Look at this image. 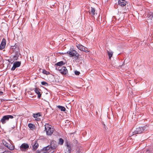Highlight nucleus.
I'll list each match as a JSON object with an SVG mask.
<instances>
[{"mask_svg": "<svg viewBox=\"0 0 153 153\" xmlns=\"http://www.w3.org/2000/svg\"><path fill=\"white\" fill-rule=\"evenodd\" d=\"M127 2L125 0H119L118 1V5L121 7H124L126 5Z\"/></svg>", "mask_w": 153, "mask_h": 153, "instance_id": "1a4fd4ad", "label": "nucleus"}, {"mask_svg": "<svg viewBox=\"0 0 153 153\" xmlns=\"http://www.w3.org/2000/svg\"><path fill=\"white\" fill-rule=\"evenodd\" d=\"M12 48L14 50V51L16 52L18 50V48L17 45H15V46L13 47Z\"/></svg>", "mask_w": 153, "mask_h": 153, "instance_id": "a878e982", "label": "nucleus"}, {"mask_svg": "<svg viewBox=\"0 0 153 153\" xmlns=\"http://www.w3.org/2000/svg\"><path fill=\"white\" fill-rule=\"evenodd\" d=\"M6 45V40L4 39H3L2 40L0 45V49L2 50L4 49Z\"/></svg>", "mask_w": 153, "mask_h": 153, "instance_id": "f8f14e48", "label": "nucleus"}, {"mask_svg": "<svg viewBox=\"0 0 153 153\" xmlns=\"http://www.w3.org/2000/svg\"><path fill=\"white\" fill-rule=\"evenodd\" d=\"M147 19L153 22V13H150L148 14L147 16Z\"/></svg>", "mask_w": 153, "mask_h": 153, "instance_id": "f3484780", "label": "nucleus"}, {"mask_svg": "<svg viewBox=\"0 0 153 153\" xmlns=\"http://www.w3.org/2000/svg\"><path fill=\"white\" fill-rule=\"evenodd\" d=\"M13 117L11 115H7L4 116L0 120L2 124H4L6 123V121L8 120L9 118L13 119Z\"/></svg>", "mask_w": 153, "mask_h": 153, "instance_id": "7ed1b4c3", "label": "nucleus"}, {"mask_svg": "<svg viewBox=\"0 0 153 153\" xmlns=\"http://www.w3.org/2000/svg\"><path fill=\"white\" fill-rule=\"evenodd\" d=\"M2 153H4V152H3Z\"/></svg>", "mask_w": 153, "mask_h": 153, "instance_id": "473e14b6", "label": "nucleus"}, {"mask_svg": "<svg viewBox=\"0 0 153 153\" xmlns=\"http://www.w3.org/2000/svg\"><path fill=\"white\" fill-rule=\"evenodd\" d=\"M45 129L46 130V134L48 135H51L53 133V129L50 127H47L45 126Z\"/></svg>", "mask_w": 153, "mask_h": 153, "instance_id": "39448f33", "label": "nucleus"}, {"mask_svg": "<svg viewBox=\"0 0 153 153\" xmlns=\"http://www.w3.org/2000/svg\"><path fill=\"white\" fill-rule=\"evenodd\" d=\"M75 74L76 75H78L80 74V72L79 71H75Z\"/></svg>", "mask_w": 153, "mask_h": 153, "instance_id": "cd10ccee", "label": "nucleus"}, {"mask_svg": "<svg viewBox=\"0 0 153 153\" xmlns=\"http://www.w3.org/2000/svg\"><path fill=\"white\" fill-rule=\"evenodd\" d=\"M21 62H20L16 61L13 63V66L11 70L12 71L14 70L16 68L19 67L21 65Z\"/></svg>", "mask_w": 153, "mask_h": 153, "instance_id": "9d476101", "label": "nucleus"}, {"mask_svg": "<svg viewBox=\"0 0 153 153\" xmlns=\"http://www.w3.org/2000/svg\"><path fill=\"white\" fill-rule=\"evenodd\" d=\"M56 69L59 71V72L62 74H66L68 71L66 68L63 66L62 67L56 66Z\"/></svg>", "mask_w": 153, "mask_h": 153, "instance_id": "f257e3e1", "label": "nucleus"}, {"mask_svg": "<svg viewBox=\"0 0 153 153\" xmlns=\"http://www.w3.org/2000/svg\"><path fill=\"white\" fill-rule=\"evenodd\" d=\"M41 84L43 85H48V83L45 82H41Z\"/></svg>", "mask_w": 153, "mask_h": 153, "instance_id": "bb28decb", "label": "nucleus"}, {"mask_svg": "<svg viewBox=\"0 0 153 153\" xmlns=\"http://www.w3.org/2000/svg\"><path fill=\"white\" fill-rule=\"evenodd\" d=\"M150 152V150L149 149H146L143 152Z\"/></svg>", "mask_w": 153, "mask_h": 153, "instance_id": "c756f323", "label": "nucleus"}, {"mask_svg": "<svg viewBox=\"0 0 153 153\" xmlns=\"http://www.w3.org/2000/svg\"><path fill=\"white\" fill-rule=\"evenodd\" d=\"M57 142L55 141H52L51 142V150L55 149L57 147Z\"/></svg>", "mask_w": 153, "mask_h": 153, "instance_id": "6e6552de", "label": "nucleus"}, {"mask_svg": "<svg viewBox=\"0 0 153 153\" xmlns=\"http://www.w3.org/2000/svg\"><path fill=\"white\" fill-rule=\"evenodd\" d=\"M29 147L28 144L26 143L22 144L20 146V149L22 151H25L27 150Z\"/></svg>", "mask_w": 153, "mask_h": 153, "instance_id": "423d86ee", "label": "nucleus"}, {"mask_svg": "<svg viewBox=\"0 0 153 153\" xmlns=\"http://www.w3.org/2000/svg\"><path fill=\"white\" fill-rule=\"evenodd\" d=\"M145 129L146 127L145 126L137 128H136V130L133 132L134 134H136L142 133Z\"/></svg>", "mask_w": 153, "mask_h": 153, "instance_id": "f03ea898", "label": "nucleus"}, {"mask_svg": "<svg viewBox=\"0 0 153 153\" xmlns=\"http://www.w3.org/2000/svg\"><path fill=\"white\" fill-rule=\"evenodd\" d=\"M33 144V150L35 151L36 150L39 146V144L37 143V141L36 140L35 141L32 143Z\"/></svg>", "mask_w": 153, "mask_h": 153, "instance_id": "4468645a", "label": "nucleus"}, {"mask_svg": "<svg viewBox=\"0 0 153 153\" xmlns=\"http://www.w3.org/2000/svg\"><path fill=\"white\" fill-rule=\"evenodd\" d=\"M65 63L63 62L62 61H61L57 63L54 65V66L58 67L59 66V67H60V66L64 65L65 64Z\"/></svg>", "mask_w": 153, "mask_h": 153, "instance_id": "a211bd4d", "label": "nucleus"}, {"mask_svg": "<svg viewBox=\"0 0 153 153\" xmlns=\"http://www.w3.org/2000/svg\"><path fill=\"white\" fill-rule=\"evenodd\" d=\"M108 54L109 59H110L113 54V52L112 51L109 52V51H108Z\"/></svg>", "mask_w": 153, "mask_h": 153, "instance_id": "5701e85b", "label": "nucleus"}, {"mask_svg": "<svg viewBox=\"0 0 153 153\" xmlns=\"http://www.w3.org/2000/svg\"><path fill=\"white\" fill-rule=\"evenodd\" d=\"M75 142L76 143H77V140H75Z\"/></svg>", "mask_w": 153, "mask_h": 153, "instance_id": "2f4dec72", "label": "nucleus"}, {"mask_svg": "<svg viewBox=\"0 0 153 153\" xmlns=\"http://www.w3.org/2000/svg\"><path fill=\"white\" fill-rule=\"evenodd\" d=\"M67 149H68V152L71 153V148L72 146V144L70 143H67L66 144Z\"/></svg>", "mask_w": 153, "mask_h": 153, "instance_id": "2eb2a0df", "label": "nucleus"}, {"mask_svg": "<svg viewBox=\"0 0 153 153\" xmlns=\"http://www.w3.org/2000/svg\"><path fill=\"white\" fill-rule=\"evenodd\" d=\"M135 134H134L133 132H130L129 133V137H131L133 135H134Z\"/></svg>", "mask_w": 153, "mask_h": 153, "instance_id": "c85d7f7f", "label": "nucleus"}, {"mask_svg": "<svg viewBox=\"0 0 153 153\" xmlns=\"http://www.w3.org/2000/svg\"><path fill=\"white\" fill-rule=\"evenodd\" d=\"M57 107L61 111H65L66 109L65 107L63 106L60 105H58L57 106Z\"/></svg>", "mask_w": 153, "mask_h": 153, "instance_id": "aec40b11", "label": "nucleus"}, {"mask_svg": "<svg viewBox=\"0 0 153 153\" xmlns=\"http://www.w3.org/2000/svg\"><path fill=\"white\" fill-rule=\"evenodd\" d=\"M81 152L82 153V152Z\"/></svg>", "mask_w": 153, "mask_h": 153, "instance_id": "72a5a7b5", "label": "nucleus"}, {"mask_svg": "<svg viewBox=\"0 0 153 153\" xmlns=\"http://www.w3.org/2000/svg\"><path fill=\"white\" fill-rule=\"evenodd\" d=\"M67 53L69 54L71 57L75 56L76 57L75 58V60H76L79 56V54L74 50L71 51H68Z\"/></svg>", "mask_w": 153, "mask_h": 153, "instance_id": "20e7f679", "label": "nucleus"}, {"mask_svg": "<svg viewBox=\"0 0 153 153\" xmlns=\"http://www.w3.org/2000/svg\"><path fill=\"white\" fill-rule=\"evenodd\" d=\"M3 144L5 146L7 147L10 150H12L14 149V147L12 144H10L7 143L6 142L3 143Z\"/></svg>", "mask_w": 153, "mask_h": 153, "instance_id": "ddd939ff", "label": "nucleus"}, {"mask_svg": "<svg viewBox=\"0 0 153 153\" xmlns=\"http://www.w3.org/2000/svg\"><path fill=\"white\" fill-rule=\"evenodd\" d=\"M28 127L32 130H33L35 128V126L34 124L30 123L28 124Z\"/></svg>", "mask_w": 153, "mask_h": 153, "instance_id": "6ab92c4d", "label": "nucleus"}, {"mask_svg": "<svg viewBox=\"0 0 153 153\" xmlns=\"http://www.w3.org/2000/svg\"><path fill=\"white\" fill-rule=\"evenodd\" d=\"M42 73L44 74H45L47 75H48L50 74V72L48 71H47L45 69L42 70Z\"/></svg>", "mask_w": 153, "mask_h": 153, "instance_id": "393cba45", "label": "nucleus"}, {"mask_svg": "<svg viewBox=\"0 0 153 153\" xmlns=\"http://www.w3.org/2000/svg\"><path fill=\"white\" fill-rule=\"evenodd\" d=\"M41 116V115L40 113H38L37 114H33V117L35 118H37L38 117Z\"/></svg>", "mask_w": 153, "mask_h": 153, "instance_id": "412c9836", "label": "nucleus"}, {"mask_svg": "<svg viewBox=\"0 0 153 153\" xmlns=\"http://www.w3.org/2000/svg\"><path fill=\"white\" fill-rule=\"evenodd\" d=\"M34 91L36 93L38 94V97L39 98H40L41 96V94L40 92V91H41V90L39 88H35Z\"/></svg>", "mask_w": 153, "mask_h": 153, "instance_id": "dca6fc26", "label": "nucleus"}, {"mask_svg": "<svg viewBox=\"0 0 153 153\" xmlns=\"http://www.w3.org/2000/svg\"><path fill=\"white\" fill-rule=\"evenodd\" d=\"M64 143V140L61 138H60L59 139L58 143L61 145H62Z\"/></svg>", "mask_w": 153, "mask_h": 153, "instance_id": "b1692460", "label": "nucleus"}, {"mask_svg": "<svg viewBox=\"0 0 153 153\" xmlns=\"http://www.w3.org/2000/svg\"><path fill=\"white\" fill-rule=\"evenodd\" d=\"M51 147L50 145H48L46 147H44L42 149L43 151V153H49V152H51V153H53L54 152V150H53L51 151Z\"/></svg>", "mask_w": 153, "mask_h": 153, "instance_id": "0eeeda50", "label": "nucleus"}, {"mask_svg": "<svg viewBox=\"0 0 153 153\" xmlns=\"http://www.w3.org/2000/svg\"><path fill=\"white\" fill-rule=\"evenodd\" d=\"M76 46L77 48L81 51H84L85 52L88 51L87 48H85L82 45L77 44L76 45Z\"/></svg>", "mask_w": 153, "mask_h": 153, "instance_id": "9b49d317", "label": "nucleus"}, {"mask_svg": "<svg viewBox=\"0 0 153 153\" xmlns=\"http://www.w3.org/2000/svg\"><path fill=\"white\" fill-rule=\"evenodd\" d=\"M3 94V92L2 91H0V95H2Z\"/></svg>", "mask_w": 153, "mask_h": 153, "instance_id": "7c9ffc66", "label": "nucleus"}, {"mask_svg": "<svg viewBox=\"0 0 153 153\" xmlns=\"http://www.w3.org/2000/svg\"><path fill=\"white\" fill-rule=\"evenodd\" d=\"M95 12V10L92 7H91V11H90L89 12L90 13L92 14V15L93 16H94L95 14V13H94Z\"/></svg>", "mask_w": 153, "mask_h": 153, "instance_id": "4be33fe9", "label": "nucleus"}]
</instances>
